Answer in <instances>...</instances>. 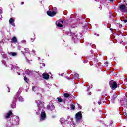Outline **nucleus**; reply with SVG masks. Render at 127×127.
I'll list each match as a JSON object with an SVG mask.
<instances>
[{
  "mask_svg": "<svg viewBox=\"0 0 127 127\" xmlns=\"http://www.w3.org/2000/svg\"><path fill=\"white\" fill-rule=\"evenodd\" d=\"M13 115V113H12V111L11 110H10L8 113H7L6 115H5V118L6 119H8L10 118V116H12Z\"/></svg>",
  "mask_w": 127,
  "mask_h": 127,
  "instance_id": "obj_8",
  "label": "nucleus"
},
{
  "mask_svg": "<svg viewBox=\"0 0 127 127\" xmlns=\"http://www.w3.org/2000/svg\"><path fill=\"white\" fill-rule=\"evenodd\" d=\"M21 4H22V5H23V4H24V2H21Z\"/></svg>",
  "mask_w": 127,
  "mask_h": 127,
  "instance_id": "obj_36",
  "label": "nucleus"
},
{
  "mask_svg": "<svg viewBox=\"0 0 127 127\" xmlns=\"http://www.w3.org/2000/svg\"><path fill=\"white\" fill-rule=\"evenodd\" d=\"M72 39H73L74 41H77V40H78V38H77V36H75V34L72 35Z\"/></svg>",
  "mask_w": 127,
  "mask_h": 127,
  "instance_id": "obj_13",
  "label": "nucleus"
},
{
  "mask_svg": "<svg viewBox=\"0 0 127 127\" xmlns=\"http://www.w3.org/2000/svg\"><path fill=\"white\" fill-rule=\"evenodd\" d=\"M79 109L81 110L82 109V106H81L80 104H77Z\"/></svg>",
  "mask_w": 127,
  "mask_h": 127,
  "instance_id": "obj_24",
  "label": "nucleus"
},
{
  "mask_svg": "<svg viewBox=\"0 0 127 127\" xmlns=\"http://www.w3.org/2000/svg\"><path fill=\"white\" fill-rule=\"evenodd\" d=\"M123 21L124 23H127V20L126 19H125V18H124Z\"/></svg>",
  "mask_w": 127,
  "mask_h": 127,
  "instance_id": "obj_25",
  "label": "nucleus"
},
{
  "mask_svg": "<svg viewBox=\"0 0 127 127\" xmlns=\"http://www.w3.org/2000/svg\"><path fill=\"white\" fill-rule=\"evenodd\" d=\"M11 40L12 43H16V42H17V39L15 37H13Z\"/></svg>",
  "mask_w": 127,
  "mask_h": 127,
  "instance_id": "obj_11",
  "label": "nucleus"
},
{
  "mask_svg": "<svg viewBox=\"0 0 127 127\" xmlns=\"http://www.w3.org/2000/svg\"><path fill=\"white\" fill-rule=\"evenodd\" d=\"M47 14L49 16L53 17V16H54V15H56V12H55L54 11H47Z\"/></svg>",
  "mask_w": 127,
  "mask_h": 127,
  "instance_id": "obj_6",
  "label": "nucleus"
},
{
  "mask_svg": "<svg viewBox=\"0 0 127 127\" xmlns=\"http://www.w3.org/2000/svg\"><path fill=\"white\" fill-rule=\"evenodd\" d=\"M36 103H37V106L39 108H43V107H44V104L42 103V102H41V101L38 100L36 101Z\"/></svg>",
  "mask_w": 127,
  "mask_h": 127,
  "instance_id": "obj_7",
  "label": "nucleus"
},
{
  "mask_svg": "<svg viewBox=\"0 0 127 127\" xmlns=\"http://www.w3.org/2000/svg\"><path fill=\"white\" fill-rule=\"evenodd\" d=\"M64 98H69V97H70V94H69V93H64Z\"/></svg>",
  "mask_w": 127,
  "mask_h": 127,
  "instance_id": "obj_18",
  "label": "nucleus"
},
{
  "mask_svg": "<svg viewBox=\"0 0 127 127\" xmlns=\"http://www.w3.org/2000/svg\"><path fill=\"white\" fill-rule=\"evenodd\" d=\"M57 22H59V23H64V21L59 20L57 21Z\"/></svg>",
  "mask_w": 127,
  "mask_h": 127,
  "instance_id": "obj_21",
  "label": "nucleus"
},
{
  "mask_svg": "<svg viewBox=\"0 0 127 127\" xmlns=\"http://www.w3.org/2000/svg\"><path fill=\"white\" fill-rule=\"evenodd\" d=\"M75 118L76 121H80V120L82 119V111H79L75 115Z\"/></svg>",
  "mask_w": 127,
  "mask_h": 127,
  "instance_id": "obj_3",
  "label": "nucleus"
},
{
  "mask_svg": "<svg viewBox=\"0 0 127 127\" xmlns=\"http://www.w3.org/2000/svg\"><path fill=\"white\" fill-rule=\"evenodd\" d=\"M108 64H109V63L108 62H106L105 63V65H108Z\"/></svg>",
  "mask_w": 127,
  "mask_h": 127,
  "instance_id": "obj_30",
  "label": "nucleus"
},
{
  "mask_svg": "<svg viewBox=\"0 0 127 127\" xmlns=\"http://www.w3.org/2000/svg\"><path fill=\"white\" fill-rule=\"evenodd\" d=\"M11 55L12 56H15L16 55H17V53H15V52H11Z\"/></svg>",
  "mask_w": 127,
  "mask_h": 127,
  "instance_id": "obj_20",
  "label": "nucleus"
},
{
  "mask_svg": "<svg viewBox=\"0 0 127 127\" xmlns=\"http://www.w3.org/2000/svg\"><path fill=\"white\" fill-rule=\"evenodd\" d=\"M110 2H113L114 1V0H109Z\"/></svg>",
  "mask_w": 127,
  "mask_h": 127,
  "instance_id": "obj_34",
  "label": "nucleus"
},
{
  "mask_svg": "<svg viewBox=\"0 0 127 127\" xmlns=\"http://www.w3.org/2000/svg\"><path fill=\"white\" fill-rule=\"evenodd\" d=\"M119 10L122 12H127V4H121L119 6Z\"/></svg>",
  "mask_w": 127,
  "mask_h": 127,
  "instance_id": "obj_2",
  "label": "nucleus"
},
{
  "mask_svg": "<svg viewBox=\"0 0 127 127\" xmlns=\"http://www.w3.org/2000/svg\"><path fill=\"white\" fill-rule=\"evenodd\" d=\"M56 24L58 27H63V25L58 22H56Z\"/></svg>",
  "mask_w": 127,
  "mask_h": 127,
  "instance_id": "obj_12",
  "label": "nucleus"
},
{
  "mask_svg": "<svg viewBox=\"0 0 127 127\" xmlns=\"http://www.w3.org/2000/svg\"><path fill=\"white\" fill-rule=\"evenodd\" d=\"M66 79H67V80H70V78L69 77H68V76L66 77Z\"/></svg>",
  "mask_w": 127,
  "mask_h": 127,
  "instance_id": "obj_35",
  "label": "nucleus"
},
{
  "mask_svg": "<svg viewBox=\"0 0 127 127\" xmlns=\"http://www.w3.org/2000/svg\"><path fill=\"white\" fill-rule=\"evenodd\" d=\"M98 0L99 1H100L102 0Z\"/></svg>",
  "mask_w": 127,
  "mask_h": 127,
  "instance_id": "obj_41",
  "label": "nucleus"
},
{
  "mask_svg": "<svg viewBox=\"0 0 127 127\" xmlns=\"http://www.w3.org/2000/svg\"><path fill=\"white\" fill-rule=\"evenodd\" d=\"M33 54H35V53H36V51L34 50H32V51Z\"/></svg>",
  "mask_w": 127,
  "mask_h": 127,
  "instance_id": "obj_26",
  "label": "nucleus"
},
{
  "mask_svg": "<svg viewBox=\"0 0 127 127\" xmlns=\"http://www.w3.org/2000/svg\"><path fill=\"white\" fill-rule=\"evenodd\" d=\"M32 91H33L34 92H35V86L32 87Z\"/></svg>",
  "mask_w": 127,
  "mask_h": 127,
  "instance_id": "obj_27",
  "label": "nucleus"
},
{
  "mask_svg": "<svg viewBox=\"0 0 127 127\" xmlns=\"http://www.w3.org/2000/svg\"><path fill=\"white\" fill-rule=\"evenodd\" d=\"M116 98H117V95L114 94V95L113 96L112 99H113V100H115V99H116Z\"/></svg>",
  "mask_w": 127,
  "mask_h": 127,
  "instance_id": "obj_22",
  "label": "nucleus"
},
{
  "mask_svg": "<svg viewBox=\"0 0 127 127\" xmlns=\"http://www.w3.org/2000/svg\"><path fill=\"white\" fill-rule=\"evenodd\" d=\"M42 76L43 79H45V80H48V79H49V75L48 73H44Z\"/></svg>",
  "mask_w": 127,
  "mask_h": 127,
  "instance_id": "obj_10",
  "label": "nucleus"
},
{
  "mask_svg": "<svg viewBox=\"0 0 127 127\" xmlns=\"http://www.w3.org/2000/svg\"><path fill=\"white\" fill-rule=\"evenodd\" d=\"M88 95H92V92H90L88 93Z\"/></svg>",
  "mask_w": 127,
  "mask_h": 127,
  "instance_id": "obj_32",
  "label": "nucleus"
},
{
  "mask_svg": "<svg viewBox=\"0 0 127 127\" xmlns=\"http://www.w3.org/2000/svg\"><path fill=\"white\" fill-rule=\"evenodd\" d=\"M52 108V109H51ZM47 108L48 110H50L51 111H53L54 109H55V106H54V105L52 104L51 106L50 105H48L47 106Z\"/></svg>",
  "mask_w": 127,
  "mask_h": 127,
  "instance_id": "obj_9",
  "label": "nucleus"
},
{
  "mask_svg": "<svg viewBox=\"0 0 127 127\" xmlns=\"http://www.w3.org/2000/svg\"><path fill=\"white\" fill-rule=\"evenodd\" d=\"M55 117H56L55 115H53L52 116V118H53V119H54V118H55Z\"/></svg>",
  "mask_w": 127,
  "mask_h": 127,
  "instance_id": "obj_33",
  "label": "nucleus"
},
{
  "mask_svg": "<svg viewBox=\"0 0 127 127\" xmlns=\"http://www.w3.org/2000/svg\"><path fill=\"white\" fill-rule=\"evenodd\" d=\"M109 86L112 90H115V89L118 88V84H117V82L114 80H111L109 82Z\"/></svg>",
  "mask_w": 127,
  "mask_h": 127,
  "instance_id": "obj_1",
  "label": "nucleus"
},
{
  "mask_svg": "<svg viewBox=\"0 0 127 127\" xmlns=\"http://www.w3.org/2000/svg\"><path fill=\"white\" fill-rule=\"evenodd\" d=\"M14 22V19H13V18H11L9 20V22L10 24H12V23H13Z\"/></svg>",
  "mask_w": 127,
  "mask_h": 127,
  "instance_id": "obj_15",
  "label": "nucleus"
},
{
  "mask_svg": "<svg viewBox=\"0 0 127 127\" xmlns=\"http://www.w3.org/2000/svg\"><path fill=\"white\" fill-rule=\"evenodd\" d=\"M70 108L74 111L76 108L75 107V105L71 104H70Z\"/></svg>",
  "mask_w": 127,
  "mask_h": 127,
  "instance_id": "obj_19",
  "label": "nucleus"
},
{
  "mask_svg": "<svg viewBox=\"0 0 127 127\" xmlns=\"http://www.w3.org/2000/svg\"><path fill=\"white\" fill-rule=\"evenodd\" d=\"M17 99H18V101H19L20 102H23V101L24 100L23 99V98H22V97L21 96L18 95V94L16 95L15 97V102H16L17 101Z\"/></svg>",
  "mask_w": 127,
  "mask_h": 127,
  "instance_id": "obj_5",
  "label": "nucleus"
},
{
  "mask_svg": "<svg viewBox=\"0 0 127 127\" xmlns=\"http://www.w3.org/2000/svg\"><path fill=\"white\" fill-rule=\"evenodd\" d=\"M17 119H19V117L17 116Z\"/></svg>",
  "mask_w": 127,
  "mask_h": 127,
  "instance_id": "obj_40",
  "label": "nucleus"
},
{
  "mask_svg": "<svg viewBox=\"0 0 127 127\" xmlns=\"http://www.w3.org/2000/svg\"><path fill=\"white\" fill-rule=\"evenodd\" d=\"M1 18H2V15H1V16L0 17V19Z\"/></svg>",
  "mask_w": 127,
  "mask_h": 127,
  "instance_id": "obj_39",
  "label": "nucleus"
},
{
  "mask_svg": "<svg viewBox=\"0 0 127 127\" xmlns=\"http://www.w3.org/2000/svg\"><path fill=\"white\" fill-rule=\"evenodd\" d=\"M101 6H99L97 8V10H101Z\"/></svg>",
  "mask_w": 127,
  "mask_h": 127,
  "instance_id": "obj_28",
  "label": "nucleus"
},
{
  "mask_svg": "<svg viewBox=\"0 0 127 127\" xmlns=\"http://www.w3.org/2000/svg\"><path fill=\"white\" fill-rule=\"evenodd\" d=\"M2 13H3L2 10H0V14H2Z\"/></svg>",
  "mask_w": 127,
  "mask_h": 127,
  "instance_id": "obj_29",
  "label": "nucleus"
},
{
  "mask_svg": "<svg viewBox=\"0 0 127 127\" xmlns=\"http://www.w3.org/2000/svg\"><path fill=\"white\" fill-rule=\"evenodd\" d=\"M126 102L127 103V99H126Z\"/></svg>",
  "mask_w": 127,
  "mask_h": 127,
  "instance_id": "obj_42",
  "label": "nucleus"
},
{
  "mask_svg": "<svg viewBox=\"0 0 127 127\" xmlns=\"http://www.w3.org/2000/svg\"><path fill=\"white\" fill-rule=\"evenodd\" d=\"M24 80L27 83V77H26V76L24 77Z\"/></svg>",
  "mask_w": 127,
  "mask_h": 127,
  "instance_id": "obj_23",
  "label": "nucleus"
},
{
  "mask_svg": "<svg viewBox=\"0 0 127 127\" xmlns=\"http://www.w3.org/2000/svg\"><path fill=\"white\" fill-rule=\"evenodd\" d=\"M1 62L2 63L3 65H4V66L7 68V64L5 63V61H4V60H2Z\"/></svg>",
  "mask_w": 127,
  "mask_h": 127,
  "instance_id": "obj_14",
  "label": "nucleus"
},
{
  "mask_svg": "<svg viewBox=\"0 0 127 127\" xmlns=\"http://www.w3.org/2000/svg\"><path fill=\"white\" fill-rule=\"evenodd\" d=\"M40 120H41V121H44V120L46 119V113H45L44 111L42 112L40 114Z\"/></svg>",
  "mask_w": 127,
  "mask_h": 127,
  "instance_id": "obj_4",
  "label": "nucleus"
},
{
  "mask_svg": "<svg viewBox=\"0 0 127 127\" xmlns=\"http://www.w3.org/2000/svg\"><path fill=\"white\" fill-rule=\"evenodd\" d=\"M51 109H52V107H51Z\"/></svg>",
  "mask_w": 127,
  "mask_h": 127,
  "instance_id": "obj_43",
  "label": "nucleus"
},
{
  "mask_svg": "<svg viewBox=\"0 0 127 127\" xmlns=\"http://www.w3.org/2000/svg\"><path fill=\"white\" fill-rule=\"evenodd\" d=\"M69 119H70V116L67 117V119L69 120Z\"/></svg>",
  "mask_w": 127,
  "mask_h": 127,
  "instance_id": "obj_37",
  "label": "nucleus"
},
{
  "mask_svg": "<svg viewBox=\"0 0 127 127\" xmlns=\"http://www.w3.org/2000/svg\"><path fill=\"white\" fill-rule=\"evenodd\" d=\"M73 78H74V79H78V78H79V74L77 73H75L73 75Z\"/></svg>",
  "mask_w": 127,
  "mask_h": 127,
  "instance_id": "obj_17",
  "label": "nucleus"
},
{
  "mask_svg": "<svg viewBox=\"0 0 127 127\" xmlns=\"http://www.w3.org/2000/svg\"><path fill=\"white\" fill-rule=\"evenodd\" d=\"M57 100H58V102H59V103H61L63 101V100L62 99V98H61V97H57Z\"/></svg>",
  "mask_w": 127,
  "mask_h": 127,
  "instance_id": "obj_16",
  "label": "nucleus"
},
{
  "mask_svg": "<svg viewBox=\"0 0 127 127\" xmlns=\"http://www.w3.org/2000/svg\"><path fill=\"white\" fill-rule=\"evenodd\" d=\"M110 30H111V31H113V29L110 28Z\"/></svg>",
  "mask_w": 127,
  "mask_h": 127,
  "instance_id": "obj_38",
  "label": "nucleus"
},
{
  "mask_svg": "<svg viewBox=\"0 0 127 127\" xmlns=\"http://www.w3.org/2000/svg\"><path fill=\"white\" fill-rule=\"evenodd\" d=\"M98 105H101L102 104V102L101 101H98Z\"/></svg>",
  "mask_w": 127,
  "mask_h": 127,
  "instance_id": "obj_31",
  "label": "nucleus"
}]
</instances>
